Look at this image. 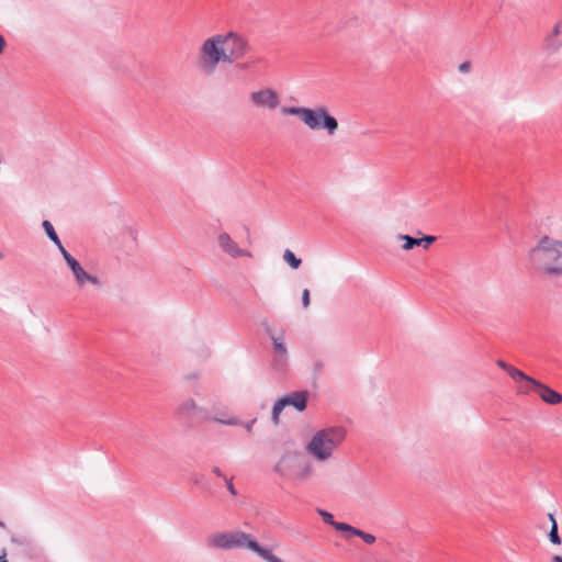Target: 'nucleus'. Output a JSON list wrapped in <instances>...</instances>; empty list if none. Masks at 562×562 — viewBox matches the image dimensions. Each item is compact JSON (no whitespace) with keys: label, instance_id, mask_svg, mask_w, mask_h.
Returning <instances> with one entry per match:
<instances>
[{"label":"nucleus","instance_id":"a211bd4d","mask_svg":"<svg viewBox=\"0 0 562 562\" xmlns=\"http://www.w3.org/2000/svg\"><path fill=\"white\" fill-rule=\"evenodd\" d=\"M552 526H551V529L549 531V540L553 543V544H561V537L559 536V532H558V524H557V520L553 516V514H549L548 515Z\"/></svg>","mask_w":562,"mask_h":562},{"label":"nucleus","instance_id":"bb28decb","mask_svg":"<svg viewBox=\"0 0 562 562\" xmlns=\"http://www.w3.org/2000/svg\"><path fill=\"white\" fill-rule=\"evenodd\" d=\"M225 484H226V487H227V491L233 495V496H236L237 495V491L233 484V477L231 479H225Z\"/></svg>","mask_w":562,"mask_h":562},{"label":"nucleus","instance_id":"aec40b11","mask_svg":"<svg viewBox=\"0 0 562 562\" xmlns=\"http://www.w3.org/2000/svg\"><path fill=\"white\" fill-rule=\"evenodd\" d=\"M286 406L284 405V401H282V398H279L273 407H272V413H271V420L273 423V425H278L279 422H280V415L282 413V411L285 408Z\"/></svg>","mask_w":562,"mask_h":562},{"label":"nucleus","instance_id":"cd10ccee","mask_svg":"<svg viewBox=\"0 0 562 562\" xmlns=\"http://www.w3.org/2000/svg\"><path fill=\"white\" fill-rule=\"evenodd\" d=\"M310 291L307 289L303 290L302 292V304L305 308L310 306Z\"/></svg>","mask_w":562,"mask_h":562},{"label":"nucleus","instance_id":"f704fd0d","mask_svg":"<svg viewBox=\"0 0 562 562\" xmlns=\"http://www.w3.org/2000/svg\"><path fill=\"white\" fill-rule=\"evenodd\" d=\"M0 562H8V560L4 557H0Z\"/></svg>","mask_w":562,"mask_h":562},{"label":"nucleus","instance_id":"7c9ffc66","mask_svg":"<svg viewBox=\"0 0 562 562\" xmlns=\"http://www.w3.org/2000/svg\"><path fill=\"white\" fill-rule=\"evenodd\" d=\"M202 480H203V474H193L192 475V482L194 484L201 483Z\"/></svg>","mask_w":562,"mask_h":562},{"label":"nucleus","instance_id":"dca6fc26","mask_svg":"<svg viewBox=\"0 0 562 562\" xmlns=\"http://www.w3.org/2000/svg\"><path fill=\"white\" fill-rule=\"evenodd\" d=\"M537 394L550 405H558L562 402V395L543 383L540 384Z\"/></svg>","mask_w":562,"mask_h":562},{"label":"nucleus","instance_id":"5701e85b","mask_svg":"<svg viewBox=\"0 0 562 562\" xmlns=\"http://www.w3.org/2000/svg\"><path fill=\"white\" fill-rule=\"evenodd\" d=\"M317 513L318 515L322 517V519L324 520V522L333 526L336 530H337V526L338 525H347L346 522H338V521H335L334 520V516L333 514H330L329 512L327 510H324V509H317Z\"/></svg>","mask_w":562,"mask_h":562},{"label":"nucleus","instance_id":"c9c22d12","mask_svg":"<svg viewBox=\"0 0 562 562\" xmlns=\"http://www.w3.org/2000/svg\"><path fill=\"white\" fill-rule=\"evenodd\" d=\"M0 527H2V528H4V527H5L4 522H3V521H1V520H0Z\"/></svg>","mask_w":562,"mask_h":562},{"label":"nucleus","instance_id":"412c9836","mask_svg":"<svg viewBox=\"0 0 562 562\" xmlns=\"http://www.w3.org/2000/svg\"><path fill=\"white\" fill-rule=\"evenodd\" d=\"M42 225H43V228H44V231H45V233H46L47 237H48V238H49L54 244H57L58 241H60V239H59V237H58L57 233L55 232V228H54L53 224H52L49 221L45 220V221L43 222V224H42Z\"/></svg>","mask_w":562,"mask_h":562},{"label":"nucleus","instance_id":"6ab92c4d","mask_svg":"<svg viewBox=\"0 0 562 562\" xmlns=\"http://www.w3.org/2000/svg\"><path fill=\"white\" fill-rule=\"evenodd\" d=\"M397 238L404 241V244L402 245L403 250L408 251L416 246H420L419 238H415L409 235H398Z\"/></svg>","mask_w":562,"mask_h":562},{"label":"nucleus","instance_id":"20e7f679","mask_svg":"<svg viewBox=\"0 0 562 562\" xmlns=\"http://www.w3.org/2000/svg\"><path fill=\"white\" fill-rule=\"evenodd\" d=\"M224 40L221 33L206 37L199 46L195 58V66L204 77L213 76L220 65H226V53Z\"/></svg>","mask_w":562,"mask_h":562},{"label":"nucleus","instance_id":"7ed1b4c3","mask_svg":"<svg viewBox=\"0 0 562 562\" xmlns=\"http://www.w3.org/2000/svg\"><path fill=\"white\" fill-rule=\"evenodd\" d=\"M347 431L341 426L322 428L313 434L305 445V452L319 464L335 459L336 452L346 439Z\"/></svg>","mask_w":562,"mask_h":562},{"label":"nucleus","instance_id":"f03ea898","mask_svg":"<svg viewBox=\"0 0 562 562\" xmlns=\"http://www.w3.org/2000/svg\"><path fill=\"white\" fill-rule=\"evenodd\" d=\"M207 547L218 550L246 549L266 562H284L269 548L262 547L251 533L241 530L215 532L207 538Z\"/></svg>","mask_w":562,"mask_h":562},{"label":"nucleus","instance_id":"f8f14e48","mask_svg":"<svg viewBox=\"0 0 562 562\" xmlns=\"http://www.w3.org/2000/svg\"><path fill=\"white\" fill-rule=\"evenodd\" d=\"M68 268L70 269L79 289H83L87 284H91L98 288L101 286L102 283L100 279L97 276L86 271L79 261L72 262V265Z\"/></svg>","mask_w":562,"mask_h":562},{"label":"nucleus","instance_id":"4468645a","mask_svg":"<svg viewBox=\"0 0 562 562\" xmlns=\"http://www.w3.org/2000/svg\"><path fill=\"white\" fill-rule=\"evenodd\" d=\"M519 375L514 376V382L516 383L517 394L528 395L532 392L537 393L541 382L527 375L521 370L518 371Z\"/></svg>","mask_w":562,"mask_h":562},{"label":"nucleus","instance_id":"9b49d317","mask_svg":"<svg viewBox=\"0 0 562 562\" xmlns=\"http://www.w3.org/2000/svg\"><path fill=\"white\" fill-rule=\"evenodd\" d=\"M216 244L218 249L232 259H238L241 257L252 258L251 251L240 247L227 232H220L216 235Z\"/></svg>","mask_w":562,"mask_h":562},{"label":"nucleus","instance_id":"39448f33","mask_svg":"<svg viewBox=\"0 0 562 562\" xmlns=\"http://www.w3.org/2000/svg\"><path fill=\"white\" fill-rule=\"evenodd\" d=\"M273 471L281 477L294 483H306L315 474L312 461L301 457L299 451H285L273 467Z\"/></svg>","mask_w":562,"mask_h":562},{"label":"nucleus","instance_id":"6e6552de","mask_svg":"<svg viewBox=\"0 0 562 562\" xmlns=\"http://www.w3.org/2000/svg\"><path fill=\"white\" fill-rule=\"evenodd\" d=\"M267 334L272 341L271 367L277 372H284L290 361L284 331L281 330L279 334H276L270 327H268Z\"/></svg>","mask_w":562,"mask_h":562},{"label":"nucleus","instance_id":"f3484780","mask_svg":"<svg viewBox=\"0 0 562 562\" xmlns=\"http://www.w3.org/2000/svg\"><path fill=\"white\" fill-rule=\"evenodd\" d=\"M337 530L350 532L352 536L361 538L368 544H373L376 540L375 536L372 533L364 532L363 530L358 529L351 525H338Z\"/></svg>","mask_w":562,"mask_h":562},{"label":"nucleus","instance_id":"c85d7f7f","mask_svg":"<svg viewBox=\"0 0 562 562\" xmlns=\"http://www.w3.org/2000/svg\"><path fill=\"white\" fill-rule=\"evenodd\" d=\"M459 71L462 74H467L471 69V63L470 61H463L458 67Z\"/></svg>","mask_w":562,"mask_h":562},{"label":"nucleus","instance_id":"ddd939ff","mask_svg":"<svg viewBox=\"0 0 562 562\" xmlns=\"http://www.w3.org/2000/svg\"><path fill=\"white\" fill-rule=\"evenodd\" d=\"M562 48V20L559 21L543 41V50L553 55Z\"/></svg>","mask_w":562,"mask_h":562},{"label":"nucleus","instance_id":"9d476101","mask_svg":"<svg viewBox=\"0 0 562 562\" xmlns=\"http://www.w3.org/2000/svg\"><path fill=\"white\" fill-rule=\"evenodd\" d=\"M249 101L252 106L268 111H274L280 105L279 93L271 88H261L249 93Z\"/></svg>","mask_w":562,"mask_h":562},{"label":"nucleus","instance_id":"2eb2a0df","mask_svg":"<svg viewBox=\"0 0 562 562\" xmlns=\"http://www.w3.org/2000/svg\"><path fill=\"white\" fill-rule=\"evenodd\" d=\"M281 398L285 406H293L297 412H303L307 406L308 394L305 391H297Z\"/></svg>","mask_w":562,"mask_h":562},{"label":"nucleus","instance_id":"f257e3e1","mask_svg":"<svg viewBox=\"0 0 562 562\" xmlns=\"http://www.w3.org/2000/svg\"><path fill=\"white\" fill-rule=\"evenodd\" d=\"M528 259L531 267L548 277L562 276V238L555 239L549 235L539 238L529 250Z\"/></svg>","mask_w":562,"mask_h":562},{"label":"nucleus","instance_id":"0eeeda50","mask_svg":"<svg viewBox=\"0 0 562 562\" xmlns=\"http://www.w3.org/2000/svg\"><path fill=\"white\" fill-rule=\"evenodd\" d=\"M224 40V50L226 53V65L236 64L240 70H247L250 67L249 63H239L244 59L251 49L248 40L237 32L221 33Z\"/></svg>","mask_w":562,"mask_h":562},{"label":"nucleus","instance_id":"393cba45","mask_svg":"<svg viewBox=\"0 0 562 562\" xmlns=\"http://www.w3.org/2000/svg\"><path fill=\"white\" fill-rule=\"evenodd\" d=\"M496 364H497L501 369H503L504 371H506V372H507V374H508L512 379H514V376H515V375H519V374H518L519 369L515 368V367H514V366H512V364H508V363H507V362H505L504 360H497V361H496Z\"/></svg>","mask_w":562,"mask_h":562},{"label":"nucleus","instance_id":"c756f323","mask_svg":"<svg viewBox=\"0 0 562 562\" xmlns=\"http://www.w3.org/2000/svg\"><path fill=\"white\" fill-rule=\"evenodd\" d=\"M212 472L217 476V477H221L225 481V479H227V476L223 473V471L218 468V467H213L212 468Z\"/></svg>","mask_w":562,"mask_h":562},{"label":"nucleus","instance_id":"b1692460","mask_svg":"<svg viewBox=\"0 0 562 562\" xmlns=\"http://www.w3.org/2000/svg\"><path fill=\"white\" fill-rule=\"evenodd\" d=\"M56 247L58 248L59 252L61 254L67 267H70L72 265V262H77L78 260L71 256L67 250L66 248L63 246L61 241H58L57 244H55Z\"/></svg>","mask_w":562,"mask_h":562},{"label":"nucleus","instance_id":"1a4fd4ad","mask_svg":"<svg viewBox=\"0 0 562 562\" xmlns=\"http://www.w3.org/2000/svg\"><path fill=\"white\" fill-rule=\"evenodd\" d=\"M177 414L181 418L192 419L198 417L200 420L211 419L207 409L199 406L194 400L187 398L178 407ZM213 422L225 424V425H238L239 420L235 417L228 419L212 418Z\"/></svg>","mask_w":562,"mask_h":562},{"label":"nucleus","instance_id":"423d86ee","mask_svg":"<svg viewBox=\"0 0 562 562\" xmlns=\"http://www.w3.org/2000/svg\"><path fill=\"white\" fill-rule=\"evenodd\" d=\"M283 115L299 117L302 123L312 131L325 130L329 136L338 131V121L329 114L325 106L305 108V106H283Z\"/></svg>","mask_w":562,"mask_h":562},{"label":"nucleus","instance_id":"4be33fe9","mask_svg":"<svg viewBox=\"0 0 562 562\" xmlns=\"http://www.w3.org/2000/svg\"><path fill=\"white\" fill-rule=\"evenodd\" d=\"M283 259L292 269H297L302 262L290 249L284 251Z\"/></svg>","mask_w":562,"mask_h":562},{"label":"nucleus","instance_id":"a878e982","mask_svg":"<svg viewBox=\"0 0 562 562\" xmlns=\"http://www.w3.org/2000/svg\"><path fill=\"white\" fill-rule=\"evenodd\" d=\"M435 240L436 236L432 235H425L422 238H419L420 246L425 249H427Z\"/></svg>","mask_w":562,"mask_h":562},{"label":"nucleus","instance_id":"473e14b6","mask_svg":"<svg viewBox=\"0 0 562 562\" xmlns=\"http://www.w3.org/2000/svg\"><path fill=\"white\" fill-rule=\"evenodd\" d=\"M4 47H5V41H4V37H3L2 35H0V54H2V53H3Z\"/></svg>","mask_w":562,"mask_h":562},{"label":"nucleus","instance_id":"72a5a7b5","mask_svg":"<svg viewBox=\"0 0 562 562\" xmlns=\"http://www.w3.org/2000/svg\"><path fill=\"white\" fill-rule=\"evenodd\" d=\"M552 562H562V557H560V555H554V557L552 558Z\"/></svg>","mask_w":562,"mask_h":562},{"label":"nucleus","instance_id":"2f4dec72","mask_svg":"<svg viewBox=\"0 0 562 562\" xmlns=\"http://www.w3.org/2000/svg\"><path fill=\"white\" fill-rule=\"evenodd\" d=\"M255 423H256V419H252V420H249V422L244 424V426L247 429V431H251L252 426H254Z\"/></svg>","mask_w":562,"mask_h":562}]
</instances>
